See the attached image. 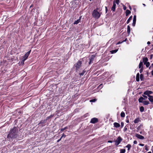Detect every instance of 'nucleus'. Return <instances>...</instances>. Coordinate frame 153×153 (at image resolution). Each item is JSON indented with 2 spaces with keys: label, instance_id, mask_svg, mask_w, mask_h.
<instances>
[{
  "label": "nucleus",
  "instance_id": "f3484780",
  "mask_svg": "<svg viewBox=\"0 0 153 153\" xmlns=\"http://www.w3.org/2000/svg\"><path fill=\"white\" fill-rule=\"evenodd\" d=\"M145 100L143 97H141L138 99V101L139 102L142 103L143 101V100Z\"/></svg>",
  "mask_w": 153,
  "mask_h": 153
},
{
  "label": "nucleus",
  "instance_id": "774afa93",
  "mask_svg": "<svg viewBox=\"0 0 153 153\" xmlns=\"http://www.w3.org/2000/svg\"><path fill=\"white\" fill-rule=\"evenodd\" d=\"M152 46L153 47V44L152 45Z\"/></svg>",
  "mask_w": 153,
  "mask_h": 153
},
{
  "label": "nucleus",
  "instance_id": "052dcab7",
  "mask_svg": "<svg viewBox=\"0 0 153 153\" xmlns=\"http://www.w3.org/2000/svg\"><path fill=\"white\" fill-rule=\"evenodd\" d=\"M152 56H153V55L152 54H151V55L150 56H151V59L152 58Z\"/></svg>",
  "mask_w": 153,
  "mask_h": 153
},
{
  "label": "nucleus",
  "instance_id": "2f4dec72",
  "mask_svg": "<svg viewBox=\"0 0 153 153\" xmlns=\"http://www.w3.org/2000/svg\"><path fill=\"white\" fill-rule=\"evenodd\" d=\"M85 72V71L83 70L82 72L79 73V75L80 76H83L84 75Z\"/></svg>",
  "mask_w": 153,
  "mask_h": 153
},
{
  "label": "nucleus",
  "instance_id": "412c9836",
  "mask_svg": "<svg viewBox=\"0 0 153 153\" xmlns=\"http://www.w3.org/2000/svg\"><path fill=\"white\" fill-rule=\"evenodd\" d=\"M118 49H115L114 50H112V51H111L110 52L111 54H113L114 53H116L117 51H118Z\"/></svg>",
  "mask_w": 153,
  "mask_h": 153
},
{
  "label": "nucleus",
  "instance_id": "7c9ffc66",
  "mask_svg": "<svg viewBox=\"0 0 153 153\" xmlns=\"http://www.w3.org/2000/svg\"><path fill=\"white\" fill-rule=\"evenodd\" d=\"M68 128V127L67 126H66L64 128H62L60 129V132H62V131L64 130L65 129H67Z\"/></svg>",
  "mask_w": 153,
  "mask_h": 153
},
{
  "label": "nucleus",
  "instance_id": "f704fd0d",
  "mask_svg": "<svg viewBox=\"0 0 153 153\" xmlns=\"http://www.w3.org/2000/svg\"><path fill=\"white\" fill-rule=\"evenodd\" d=\"M145 65H146L147 67H148L150 65V63L149 62H147L146 63V64H145Z\"/></svg>",
  "mask_w": 153,
  "mask_h": 153
},
{
  "label": "nucleus",
  "instance_id": "79ce46f5",
  "mask_svg": "<svg viewBox=\"0 0 153 153\" xmlns=\"http://www.w3.org/2000/svg\"><path fill=\"white\" fill-rule=\"evenodd\" d=\"M66 135L63 134L61 137V138H62L63 137H66Z\"/></svg>",
  "mask_w": 153,
  "mask_h": 153
},
{
  "label": "nucleus",
  "instance_id": "f03ea898",
  "mask_svg": "<svg viewBox=\"0 0 153 153\" xmlns=\"http://www.w3.org/2000/svg\"><path fill=\"white\" fill-rule=\"evenodd\" d=\"M98 8H97L94 10L92 13V16L95 18L98 19L100 16V14L99 12L98 11Z\"/></svg>",
  "mask_w": 153,
  "mask_h": 153
},
{
  "label": "nucleus",
  "instance_id": "e2e57ef3",
  "mask_svg": "<svg viewBox=\"0 0 153 153\" xmlns=\"http://www.w3.org/2000/svg\"><path fill=\"white\" fill-rule=\"evenodd\" d=\"M33 4H32L30 6V8L31 7H32L33 6Z\"/></svg>",
  "mask_w": 153,
  "mask_h": 153
},
{
  "label": "nucleus",
  "instance_id": "b1692460",
  "mask_svg": "<svg viewBox=\"0 0 153 153\" xmlns=\"http://www.w3.org/2000/svg\"><path fill=\"white\" fill-rule=\"evenodd\" d=\"M144 105H148L149 104V102L148 101H144L142 102Z\"/></svg>",
  "mask_w": 153,
  "mask_h": 153
},
{
  "label": "nucleus",
  "instance_id": "5701e85b",
  "mask_svg": "<svg viewBox=\"0 0 153 153\" xmlns=\"http://www.w3.org/2000/svg\"><path fill=\"white\" fill-rule=\"evenodd\" d=\"M54 116L53 114H51L50 116L48 117L45 119L47 121L49 119L52 117Z\"/></svg>",
  "mask_w": 153,
  "mask_h": 153
},
{
  "label": "nucleus",
  "instance_id": "39448f33",
  "mask_svg": "<svg viewBox=\"0 0 153 153\" xmlns=\"http://www.w3.org/2000/svg\"><path fill=\"white\" fill-rule=\"evenodd\" d=\"M31 50H30L29 51L27 52L25 54L24 56H23L22 59L25 60L27 59L28 56H29L30 52Z\"/></svg>",
  "mask_w": 153,
  "mask_h": 153
},
{
  "label": "nucleus",
  "instance_id": "dca6fc26",
  "mask_svg": "<svg viewBox=\"0 0 153 153\" xmlns=\"http://www.w3.org/2000/svg\"><path fill=\"white\" fill-rule=\"evenodd\" d=\"M140 74L139 73L137 74L136 76V80L137 82H139L140 81Z\"/></svg>",
  "mask_w": 153,
  "mask_h": 153
},
{
  "label": "nucleus",
  "instance_id": "20e7f679",
  "mask_svg": "<svg viewBox=\"0 0 153 153\" xmlns=\"http://www.w3.org/2000/svg\"><path fill=\"white\" fill-rule=\"evenodd\" d=\"M82 62L80 61H79L77 62L76 64L74 65L75 67L76 68V71L78 70L81 66Z\"/></svg>",
  "mask_w": 153,
  "mask_h": 153
},
{
  "label": "nucleus",
  "instance_id": "338daca9",
  "mask_svg": "<svg viewBox=\"0 0 153 153\" xmlns=\"http://www.w3.org/2000/svg\"><path fill=\"white\" fill-rule=\"evenodd\" d=\"M152 153H153V149H152Z\"/></svg>",
  "mask_w": 153,
  "mask_h": 153
},
{
  "label": "nucleus",
  "instance_id": "c03bdc74",
  "mask_svg": "<svg viewBox=\"0 0 153 153\" xmlns=\"http://www.w3.org/2000/svg\"><path fill=\"white\" fill-rule=\"evenodd\" d=\"M123 9L124 10H126V7L124 5H123Z\"/></svg>",
  "mask_w": 153,
  "mask_h": 153
},
{
  "label": "nucleus",
  "instance_id": "f257e3e1",
  "mask_svg": "<svg viewBox=\"0 0 153 153\" xmlns=\"http://www.w3.org/2000/svg\"><path fill=\"white\" fill-rule=\"evenodd\" d=\"M18 127H14L10 130L9 133L7 136V138L9 139L16 138L18 137Z\"/></svg>",
  "mask_w": 153,
  "mask_h": 153
},
{
  "label": "nucleus",
  "instance_id": "c85d7f7f",
  "mask_svg": "<svg viewBox=\"0 0 153 153\" xmlns=\"http://www.w3.org/2000/svg\"><path fill=\"white\" fill-rule=\"evenodd\" d=\"M140 110L141 112H142L144 111V108L143 106H141L140 108Z\"/></svg>",
  "mask_w": 153,
  "mask_h": 153
},
{
  "label": "nucleus",
  "instance_id": "4d7b16f0",
  "mask_svg": "<svg viewBox=\"0 0 153 153\" xmlns=\"http://www.w3.org/2000/svg\"><path fill=\"white\" fill-rule=\"evenodd\" d=\"M152 75H153V70L151 71Z\"/></svg>",
  "mask_w": 153,
  "mask_h": 153
},
{
  "label": "nucleus",
  "instance_id": "6ab92c4d",
  "mask_svg": "<svg viewBox=\"0 0 153 153\" xmlns=\"http://www.w3.org/2000/svg\"><path fill=\"white\" fill-rule=\"evenodd\" d=\"M149 100L152 102H153V96H149Z\"/></svg>",
  "mask_w": 153,
  "mask_h": 153
},
{
  "label": "nucleus",
  "instance_id": "8fccbe9b",
  "mask_svg": "<svg viewBox=\"0 0 153 153\" xmlns=\"http://www.w3.org/2000/svg\"><path fill=\"white\" fill-rule=\"evenodd\" d=\"M62 138H61V137L59 139V140H58L57 141V143H58L61 140Z\"/></svg>",
  "mask_w": 153,
  "mask_h": 153
},
{
  "label": "nucleus",
  "instance_id": "ddd939ff",
  "mask_svg": "<svg viewBox=\"0 0 153 153\" xmlns=\"http://www.w3.org/2000/svg\"><path fill=\"white\" fill-rule=\"evenodd\" d=\"M114 126L116 128H119L120 127V125L118 123L115 122L114 123Z\"/></svg>",
  "mask_w": 153,
  "mask_h": 153
},
{
  "label": "nucleus",
  "instance_id": "a878e982",
  "mask_svg": "<svg viewBox=\"0 0 153 153\" xmlns=\"http://www.w3.org/2000/svg\"><path fill=\"white\" fill-rule=\"evenodd\" d=\"M126 147L127 148L128 150L129 151L131 147V146L130 144H128L126 146Z\"/></svg>",
  "mask_w": 153,
  "mask_h": 153
},
{
  "label": "nucleus",
  "instance_id": "603ef678",
  "mask_svg": "<svg viewBox=\"0 0 153 153\" xmlns=\"http://www.w3.org/2000/svg\"><path fill=\"white\" fill-rule=\"evenodd\" d=\"M151 67H153V63L150 66V67L149 68H150Z\"/></svg>",
  "mask_w": 153,
  "mask_h": 153
},
{
  "label": "nucleus",
  "instance_id": "37998d69",
  "mask_svg": "<svg viewBox=\"0 0 153 153\" xmlns=\"http://www.w3.org/2000/svg\"><path fill=\"white\" fill-rule=\"evenodd\" d=\"M120 2L119 0H116V3L117 4H118Z\"/></svg>",
  "mask_w": 153,
  "mask_h": 153
},
{
  "label": "nucleus",
  "instance_id": "69168bd1",
  "mask_svg": "<svg viewBox=\"0 0 153 153\" xmlns=\"http://www.w3.org/2000/svg\"><path fill=\"white\" fill-rule=\"evenodd\" d=\"M35 9L33 8V9L32 10H35Z\"/></svg>",
  "mask_w": 153,
  "mask_h": 153
},
{
  "label": "nucleus",
  "instance_id": "3c124183",
  "mask_svg": "<svg viewBox=\"0 0 153 153\" xmlns=\"http://www.w3.org/2000/svg\"><path fill=\"white\" fill-rule=\"evenodd\" d=\"M127 40V38H126V39H125L123 41H122V42H126V41Z\"/></svg>",
  "mask_w": 153,
  "mask_h": 153
},
{
  "label": "nucleus",
  "instance_id": "a211bd4d",
  "mask_svg": "<svg viewBox=\"0 0 153 153\" xmlns=\"http://www.w3.org/2000/svg\"><path fill=\"white\" fill-rule=\"evenodd\" d=\"M131 30V28L129 25H128L127 26V33L128 34V35H129L130 32Z\"/></svg>",
  "mask_w": 153,
  "mask_h": 153
},
{
  "label": "nucleus",
  "instance_id": "6e6552de",
  "mask_svg": "<svg viewBox=\"0 0 153 153\" xmlns=\"http://www.w3.org/2000/svg\"><path fill=\"white\" fill-rule=\"evenodd\" d=\"M98 121V119L97 118L94 117L91 119L90 123H97Z\"/></svg>",
  "mask_w": 153,
  "mask_h": 153
},
{
  "label": "nucleus",
  "instance_id": "423d86ee",
  "mask_svg": "<svg viewBox=\"0 0 153 153\" xmlns=\"http://www.w3.org/2000/svg\"><path fill=\"white\" fill-rule=\"evenodd\" d=\"M95 55H93L91 56V57L89 59V65H90L93 63V61L95 58Z\"/></svg>",
  "mask_w": 153,
  "mask_h": 153
},
{
  "label": "nucleus",
  "instance_id": "4468645a",
  "mask_svg": "<svg viewBox=\"0 0 153 153\" xmlns=\"http://www.w3.org/2000/svg\"><path fill=\"white\" fill-rule=\"evenodd\" d=\"M140 121V120L139 118H137L135 119V120H134V123H139V122Z\"/></svg>",
  "mask_w": 153,
  "mask_h": 153
},
{
  "label": "nucleus",
  "instance_id": "09e8293b",
  "mask_svg": "<svg viewBox=\"0 0 153 153\" xmlns=\"http://www.w3.org/2000/svg\"><path fill=\"white\" fill-rule=\"evenodd\" d=\"M139 146H144V144L140 143V144H139Z\"/></svg>",
  "mask_w": 153,
  "mask_h": 153
},
{
  "label": "nucleus",
  "instance_id": "0e129e2a",
  "mask_svg": "<svg viewBox=\"0 0 153 153\" xmlns=\"http://www.w3.org/2000/svg\"><path fill=\"white\" fill-rule=\"evenodd\" d=\"M147 153H152L151 152H149Z\"/></svg>",
  "mask_w": 153,
  "mask_h": 153
},
{
  "label": "nucleus",
  "instance_id": "bb28decb",
  "mask_svg": "<svg viewBox=\"0 0 153 153\" xmlns=\"http://www.w3.org/2000/svg\"><path fill=\"white\" fill-rule=\"evenodd\" d=\"M125 113L123 111H122L120 114V116L122 117H125Z\"/></svg>",
  "mask_w": 153,
  "mask_h": 153
},
{
  "label": "nucleus",
  "instance_id": "0eeeda50",
  "mask_svg": "<svg viewBox=\"0 0 153 153\" xmlns=\"http://www.w3.org/2000/svg\"><path fill=\"white\" fill-rule=\"evenodd\" d=\"M46 121L47 120L45 119L44 120H42L39 123L38 125H39L42 127L44 126L45 125V123Z\"/></svg>",
  "mask_w": 153,
  "mask_h": 153
},
{
  "label": "nucleus",
  "instance_id": "ea45409f",
  "mask_svg": "<svg viewBox=\"0 0 153 153\" xmlns=\"http://www.w3.org/2000/svg\"><path fill=\"white\" fill-rule=\"evenodd\" d=\"M127 130V128L126 127V126H125L124 128V129H123V131H126V130Z\"/></svg>",
  "mask_w": 153,
  "mask_h": 153
},
{
  "label": "nucleus",
  "instance_id": "13d9d810",
  "mask_svg": "<svg viewBox=\"0 0 153 153\" xmlns=\"http://www.w3.org/2000/svg\"><path fill=\"white\" fill-rule=\"evenodd\" d=\"M129 9H130V10H131V7L130 6H129Z\"/></svg>",
  "mask_w": 153,
  "mask_h": 153
},
{
  "label": "nucleus",
  "instance_id": "7ed1b4c3",
  "mask_svg": "<svg viewBox=\"0 0 153 153\" xmlns=\"http://www.w3.org/2000/svg\"><path fill=\"white\" fill-rule=\"evenodd\" d=\"M122 138L120 136L118 137L117 139L114 141L115 142V145L117 146L122 141Z\"/></svg>",
  "mask_w": 153,
  "mask_h": 153
},
{
  "label": "nucleus",
  "instance_id": "6e6d98bb",
  "mask_svg": "<svg viewBox=\"0 0 153 153\" xmlns=\"http://www.w3.org/2000/svg\"><path fill=\"white\" fill-rule=\"evenodd\" d=\"M122 43V42H118L117 43V44H120L121 43Z\"/></svg>",
  "mask_w": 153,
  "mask_h": 153
},
{
  "label": "nucleus",
  "instance_id": "4c0bfd02",
  "mask_svg": "<svg viewBox=\"0 0 153 153\" xmlns=\"http://www.w3.org/2000/svg\"><path fill=\"white\" fill-rule=\"evenodd\" d=\"M25 61V60L22 58V60H21V63H22L23 65L24 64V62Z\"/></svg>",
  "mask_w": 153,
  "mask_h": 153
},
{
  "label": "nucleus",
  "instance_id": "c9c22d12",
  "mask_svg": "<svg viewBox=\"0 0 153 153\" xmlns=\"http://www.w3.org/2000/svg\"><path fill=\"white\" fill-rule=\"evenodd\" d=\"M140 68V73H141L143 71V67L142 66Z\"/></svg>",
  "mask_w": 153,
  "mask_h": 153
},
{
  "label": "nucleus",
  "instance_id": "864d4df0",
  "mask_svg": "<svg viewBox=\"0 0 153 153\" xmlns=\"http://www.w3.org/2000/svg\"><path fill=\"white\" fill-rule=\"evenodd\" d=\"M112 141H111V140H108V143H111L112 142Z\"/></svg>",
  "mask_w": 153,
  "mask_h": 153
},
{
  "label": "nucleus",
  "instance_id": "aec40b11",
  "mask_svg": "<svg viewBox=\"0 0 153 153\" xmlns=\"http://www.w3.org/2000/svg\"><path fill=\"white\" fill-rule=\"evenodd\" d=\"M131 13L130 11L128 10H127L126 12V16H127L128 15Z\"/></svg>",
  "mask_w": 153,
  "mask_h": 153
},
{
  "label": "nucleus",
  "instance_id": "49530a36",
  "mask_svg": "<svg viewBox=\"0 0 153 153\" xmlns=\"http://www.w3.org/2000/svg\"><path fill=\"white\" fill-rule=\"evenodd\" d=\"M137 141L136 140H134L133 142L134 144H137Z\"/></svg>",
  "mask_w": 153,
  "mask_h": 153
},
{
  "label": "nucleus",
  "instance_id": "de8ad7c7",
  "mask_svg": "<svg viewBox=\"0 0 153 153\" xmlns=\"http://www.w3.org/2000/svg\"><path fill=\"white\" fill-rule=\"evenodd\" d=\"M105 13H106L108 11V9L106 6L105 7Z\"/></svg>",
  "mask_w": 153,
  "mask_h": 153
},
{
  "label": "nucleus",
  "instance_id": "bf43d9fd",
  "mask_svg": "<svg viewBox=\"0 0 153 153\" xmlns=\"http://www.w3.org/2000/svg\"><path fill=\"white\" fill-rule=\"evenodd\" d=\"M126 122L127 123H129V121L128 120H127L126 121Z\"/></svg>",
  "mask_w": 153,
  "mask_h": 153
},
{
  "label": "nucleus",
  "instance_id": "f8f14e48",
  "mask_svg": "<svg viewBox=\"0 0 153 153\" xmlns=\"http://www.w3.org/2000/svg\"><path fill=\"white\" fill-rule=\"evenodd\" d=\"M116 4H115V2L114 1L113 2V5L111 8V10L113 11L114 12L115 10V8H116Z\"/></svg>",
  "mask_w": 153,
  "mask_h": 153
},
{
  "label": "nucleus",
  "instance_id": "680f3d73",
  "mask_svg": "<svg viewBox=\"0 0 153 153\" xmlns=\"http://www.w3.org/2000/svg\"><path fill=\"white\" fill-rule=\"evenodd\" d=\"M143 5L144 6H146V5L145 4H143Z\"/></svg>",
  "mask_w": 153,
  "mask_h": 153
},
{
  "label": "nucleus",
  "instance_id": "72a5a7b5",
  "mask_svg": "<svg viewBox=\"0 0 153 153\" xmlns=\"http://www.w3.org/2000/svg\"><path fill=\"white\" fill-rule=\"evenodd\" d=\"M103 87V85L102 84H100L99 86L98 87V88L99 89H101Z\"/></svg>",
  "mask_w": 153,
  "mask_h": 153
},
{
  "label": "nucleus",
  "instance_id": "473e14b6",
  "mask_svg": "<svg viewBox=\"0 0 153 153\" xmlns=\"http://www.w3.org/2000/svg\"><path fill=\"white\" fill-rule=\"evenodd\" d=\"M126 152V150L125 149H121L120 150V153H125Z\"/></svg>",
  "mask_w": 153,
  "mask_h": 153
},
{
  "label": "nucleus",
  "instance_id": "58836bf2",
  "mask_svg": "<svg viewBox=\"0 0 153 153\" xmlns=\"http://www.w3.org/2000/svg\"><path fill=\"white\" fill-rule=\"evenodd\" d=\"M124 126V123L123 122H121V127L122 128Z\"/></svg>",
  "mask_w": 153,
  "mask_h": 153
},
{
  "label": "nucleus",
  "instance_id": "9d476101",
  "mask_svg": "<svg viewBox=\"0 0 153 153\" xmlns=\"http://www.w3.org/2000/svg\"><path fill=\"white\" fill-rule=\"evenodd\" d=\"M135 136L137 138L141 140H143L144 138V137L143 136L137 133L135 134Z\"/></svg>",
  "mask_w": 153,
  "mask_h": 153
},
{
  "label": "nucleus",
  "instance_id": "4be33fe9",
  "mask_svg": "<svg viewBox=\"0 0 153 153\" xmlns=\"http://www.w3.org/2000/svg\"><path fill=\"white\" fill-rule=\"evenodd\" d=\"M132 16H131L128 19L126 23L127 24H128L130 22V21L132 19Z\"/></svg>",
  "mask_w": 153,
  "mask_h": 153
},
{
  "label": "nucleus",
  "instance_id": "cd10ccee",
  "mask_svg": "<svg viewBox=\"0 0 153 153\" xmlns=\"http://www.w3.org/2000/svg\"><path fill=\"white\" fill-rule=\"evenodd\" d=\"M140 79L141 81H143L144 80V76L143 74H141L140 75Z\"/></svg>",
  "mask_w": 153,
  "mask_h": 153
},
{
  "label": "nucleus",
  "instance_id": "393cba45",
  "mask_svg": "<svg viewBox=\"0 0 153 153\" xmlns=\"http://www.w3.org/2000/svg\"><path fill=\"white\" fill-rule=\"evenodd\" d=\"M80 22V19H77V20L75 21V22L74 23V25L77 24Z\"/></svg>",
  "mask_w": 153,
  "mask_h": 153
},
{
  "label": "nucleus",
  "instance_id": "2eb2a0df",
  "mask_svg": "<svg viewBox=\"0 0 153 153\" xmlns=\"http://www.w3.org/2000/svg\"><path fill=\"white\" fill-rule=\"evenodd\" d=\"M148 59L147 57H144L143 58V62L144 64H146V63L148 62Z\"/></svg>",
  "mask_w": 153,
  "mask_h": 153
},
{
  "label": "nucleus",
  "instance_id": "a19ab883",
  "mask_svg": "<svg viewBox=\"0 0 153 153\" xmlns=\"http://www.w3.org/2000/svg\"><path fill=\"white\" fill-rule=\"evenodd\" d=\"M145 150H146L147 151H148L149 149L148 148V146H147V145H146L145 146Z\"/></svg>",
  "mask_w": 153,
  "mask_h": 153
},
{
  "label": "nucleus",
  "instance_id": "c756f323",
  "mask_svg": "<svg viewBox=\"0 0 153 153\" xmlns=\"http://www.w3.org/2000/svg\"><path fill=\"white\" fill-rule=\"evenodd\" d=\"M143 65V62L141 61H140L139 65V68H141L142 67Z\"/></svg>",
  "mask_w": 153,
  "mask_h": 153
},
{
  "label": "nucleus",
  "instance_id": "a18cd8bd",
  "mask_svg": "<svg viewBox=\"0 0 153 153\" xmlns=\"http://www.w3.org/2000/svg\"><path fill=\"white\" fill-rule=\"evenodd\" d=\"M143 96L144 97V98L145 99V100L147 98V97L146 96L143 95Z\"/></svg>",
  "mask_w": 153,
  "mask_h": 153
},
{
  "label": "nucleus",
  "instance_id": "5fc2aeb1",
  "mask_svg": "<svg viewBox=\"0 0 153 153\" xmlns=\"http://www.w3.org/2000/svg\"><path fill=\"white\" fill-rule=\"evenodd\" d=\"M147 44L148 45H149L150 44V42L149 41L148 42Z\"/></svg>",
  "mask_w": 153,
  "mask_h": 153
},
{
  "label": "nucleus",
  "instance_id": "1a4fd4ad",
  "mask_svg": "<svg viewBox=\"0 0 153 153\" xmlns=\"http://www.w3.org/2000/svg\"><path fill=\"white\" fill-rule=\"evenodd\" d=\"M153 93V92L151 91H145L144 92V95H147L149 97V96H150L149 95L152 94Z\"/></svg>",
  "mask_w": 153,
  "mask_h": 153
},
{
  "label": "nucleus",
  "instance_id": "9b49d317",
  "mask_svg": "<svg viewBox=\"0 0 153 153\" xmlns=\"http://www.w3.org/2000/svg\"><path fill=\"white\" fill-rule=\"evenodd\" d=\"M136 15H134L133 17V22L132 24V25L134 27L135 26L136 22Z\"/></svg>",
  "mask_w": 153,
  "mask_h": 153
},
{
  "label": "nucleus",
  "instance_id": "e433bc0d",
  "mask_svg": "<svg viewBox=\"0 0 153 153\" xmlns=\"http://www.w3.org/2000/svg\"><path fill=\"white\" fill-rule=\"evenodd\" d=\"M96 100V99H94L93 100H91L90 101L91 102H95Z\"/></svg>",
  "mask_w": 153,
  "mask_h": 153
}]
</instances>
